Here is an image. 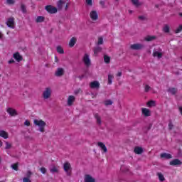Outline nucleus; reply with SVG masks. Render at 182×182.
I'll use <instances>...</instances> for the list:
<instances>
[{"label":"nucleus","mask_w":182,"mask_h":182,"mask_svg":"<svg viewBox=\"0 0 182 182\" xmlns=\"http://www.w3.org/2000/svg\"><path fill=\"white\" fill-rule=\"evenodd\" d=\"M99 52H102V47H96L94 48V54L96 55Z\"/></svg>","instance_id":"obj_30"},{"label":"nucleus","mask_w":182,"mask_h":182,"mask_svg":"<svg viewBox=\"0 0 182 182\" xmlns=\"http://www.w3.org/2000/svg\"><path fill=\"white\" fill-rule=\"evenodd\" d=\"M161 159H171L172 156L170 154L163 153L161 154Z\"/></svg>","instance_id":"obj_23"},{"label":"nucleus","mask_w":182,"mask_h":182,"mask_svg":"<svg viewBox=\"0 0 182 182\" xmlns=\"http://www.w3.org/2000/svg\"><path fill=\"white\" fill-rule=\"evenodd\" d=\"M168 126L169 130H173V128L174 127V125L173 124V122H171V121L169 122Z\"/></svg>","instance_id":"obj_42"},{"label":"nucleus","mask_w":182,"mask_h":182,"mask_svg":"<svg viewBox=\"0 0 182 182\" xmlns=\"http://www.w3.org/2000/svg\"><path fill=\"white\" fill-rule=\"evenodd\" d=\"M11 168H13V170H16V171H18V164H12Z\"/></svg>","instance_id":"obj_40"},{"label":"nucleus","mask_w":182,"mask_h":182,"mask_svg":"<svg viewBox=\"0 0 182 182\" xmlns=\"http://www.w3.org/2000/svg\"><path fill=\"white\" fill-rule=\"evenodd\" d=\"M114 78V76L112 74L108 75V85H112L113 83V79Z\"/></svg>","instance_id":"obj_27"},{"label":"nucleus","mask_w":182,"mask_h":182,"mask_svg":"<svg viewBox=\"0 0 182 182\" xmlns=\"http://www.w3.org/2000/svg\"><path fill=\"white\" fill-rule=\"evenodd\" d=\"M66 4V0H60L57 2V7L58 11L62 10V8H63V5Z\"/></svg>","instance_id":"obj_13"},{"label":"nucleus","mask_w":182,"mask_h":182,"mask_svg":"<svg viewBox=\"0 0 182 182\" xmlns=\"http://www.w3.org/2000/svg\"><path fill=\"white\" fill-rule=\"evenodd\" d=\"M13 58L15 59V60H16V62H21L22 59H23V58L22 57V55H21L19 52L15 53L13 55Z\"/></svg>","instance_id":"obj_11"},{"label":"nucleus","mask_w":182,"mask_h":182,"mask_svg":"<svg viewBox=\"0 0 182 182\" xmlns=\"http://www.w3.org/2000/svg\"><path fill=\"white\" fill-rule=\"evenodd\" d=\"M63 73H65L63 68H57V70L55 73V76H57V77H60V76H63Z\"/></svg>","instance_id":"obj_10"},{"label":"nucleus","mask_w":182,"mask_h":182,"mask_svg":"<svg viewBox=\"0 0 182 182\" xmlns=\"http://www.w3.org/2000/svg\"><path fill=\"white\" fill-rule=\"evenodd\" d=\"M64 171H65L67 176H70L72 174V166L68 162H65L63 165Z\"/></svg>","instance_id":"obj_3"},{"label":"nucleus","mask_w":182,"mask_h":182,"mask_svg":"<svg viewBox=\"0 0 182 182\" xmlns=\"http://www.w3.org/2000/svg\"><path fill=\"white\" fill-rule=\"evenodd\" d=\"M6 146H5V150H9L11 149H12V144L5 141H4Z\"/></svg>","instance_id":"obj_29"},{"label":"nucleus","mask_w":182,"mask_h":182,"mask_svg":"<svg viewBox=\"0 0 182 182\" xmlns=\"http://www.w3.org/2000/svg\"><path fill=\"white\" fill-rule=\"evenodd\" d=\"M95 117L97 120V124L99 125L102 124V119L100 118V116H99V114H95Z\"/></svg>","instance_id":"obj_26"},{"label":"nucleus","mask_w":182,"mask_h":182,"mask_svg":"<svg viewBox=\"0 0 182 182\" xmlns=\"http://www.w3.org/2000/svg\"><path fill=\"white\" fill-rule=\"evenodd\" d=\"M182 31V25H179V26L175 30V33H180Z\"/></svg>","instance_id":"obj_38"},{"label":"nucleus","mask_w":182,"mask_h":182,"mask_svg":"<svg viewBox=\"0 0 182 182\" xmlns=\"http://www.w3.org/2000/svg\"><path fill=\"white\" fill-rule=\"evenodd\" d=\"M43 21H45V17H43V16H38L36 20V22L41 23V22H43Z\"/></svg>","instance_id":"obj_35"},{"label":"nucleus","mask_w":182,"mask_h":182,"mask_svg":"<svg viewBox=\"0 0 182 182\" xmlns=\"http://www.w3.org/2000/svg\"><path fill=\"white\" fill-rule=\"evenodd\" d=\"M68 8H69V3H67L65 5V11L68 10Z\"/></svg>","instance_id":"obj_58"},{"label":"nucleus","mask_w":182,"mask_h":182,"mask_svg":"<svg viewBox=\"0 0 182 182\" xmlns=\"http://www.w3.org/2000/svg\"><path fill=\"white\" fill-rule=\"evenodd\" d=\"M105 4H106V2H105V1H100V4L102 6V8H105Z\"/></svg>","instance_id":"obj_51"},{"label":"nucleus","mask_w":182,"mask_h":182,"mask_svg":"<svg viewBox=\"0 0 182 182\" xmlns=\"http://www.w3.org/2000/svg\"><path fill=\"white\" fill-rule=\"evenodd\" d=\"M104 60H105V63H110V57H109L107 55H105Z\"/></svg>","instance_id":"obj_37"},{"label":"nucleus","mask_w":182,"mask_h":182,"mask_svg":"<svg viewBox=\"0 0 182 182\" xmlns=\"http://www.w3.org/2000/svg\"><path fill=\"white\" fill-rule=\"evenodd\" d=\"M21 11L23 14H26V7L23 4H21Z\"/></svg>","instance_id":"obj_44"},{"label":"nucleus","mask_w":182,"mask_h":182,"mask_svg":"<svg viewBox=\"0 0 182 182\" xmlns=\"http://www.w3.org/2000/svg\"><path fill=\"white\" fill-rule=\"evenodd\" d=\"M6 180H4V181H0V182H6Z\"/></svg>","instance_id":"obj_62"},{"label":"nucleus","mask_w":182,"mask_h":182,"mask_svg":"<svg viewBox=\"0 0 182 182\" xmlns=\"http://www.w3.org/2000/svg\"><path fill=\"white\" fill-rule=\"evenodd\" d=\"M50 96H52V89H50V87L46 88L43 92V98L47 100L49 99Z\"/></svg>","instance_id":"obj_2"},{"label":"nucleus","mask_w":182,"mask_h":182,"mask_svg":"<svg viewBox=\"0 0 182 182\" xmlns=\"http://www.w3.org/2000/svg\"><path fill=\"white\" fill-rule=\"evenodd\" d=\"M95 180L90 175H86L85 177V182H95Z\"/></svg>","instance_id":"obj_22"},{"label":"nucleus","mask_w":182,"mask_h":182,"mask_svg":"<svg viewBox=\"0 0 182 182\" xmlns=\"http://www.w3.org/2000/svg\"><path fill=\"white\" fill-rule=\"evenodd\" d=\"M76 38L73 37L68 43L70 48H73L76 45Z\"/></svg>","instance_id":"obj_17"},{"label":"nucleus","mask_w":182,"mask_h":182,"mask_svg":"<svg viewBox=\"0 0 182 182\" xmlns=\"http://www.w3.org/2000/svg\"><path fill=\"white\" fill-rule=\"evenodd\" d=\"M40 171H41L42 174H46V168L45 167L41 168Z\"/></svg>","instance_id":"obj_47"},{"label":"nucleus","mask_w":182,"mask_h":182,"mask_svg":"<svg viewBox=\"0 0 182 182\" xmlns=\"http://www.w3.org/2000/svg\"><path fill=\"white\" fill-rule=\"evenodd\" d=\"M24 125L25 126H31V122L28 120H26L24 122Z\"/></svg>","instance_id":"obj_50"},{"label":"nucleus","mask_w":182,"mask_h":182,"mask_svg":"<svg viewBox=\"0 0 182 182\" xmlns=\"http://www.w3.org/2000/svg\"><path fill=\"white\" fill-rule=\"evenodd\" d=\"M163 32H164V33H168L170 32V26L165 24L163 27Z\"/></svg>","instance_id":"obj_24"},{"label":"nucleus","mask_w":182,"mask_h":182,"mask_svg":"<svg viewBox=\"0 0 182 182\" xmlns=\"http://www.w3.org/2000/svg\"><path fill=\"white\" fill-rule=\"evenodd\" d=\"M50 173H59V170L55 166H53L51 168H50Z\"/></svg>","instance_id":"obj_33"},{"label":"nucleus","mask_w":182,"mask_h":182,"mask_svg":"<svg viewBox=\"0 0 182 182\" xmlns=\"http://www.w3.org/2000/svg\"><path fill=\"white\" fill-rule=\"evenodd\" d=\"M97 45H103V38L100 37V38H98Z\"/></svg>","instance_id":"obj_43"},{"label":"nucleus","mask_w":182,"mask_h":182,"mask_svg":"<svg viewBox=\"0 0 182 182\" xmlns=\"http://www.w3.org/2000/svg\"><path fill=\"white\" fill-rule=\"evenodd\" d=\"M46 10L48 14H56L58 12V9L50 5L46 6Z\"/></svg>","instance_id":"obj_6"},{"label":"nucleus","mask_w":182,"mask_h":182,"mask_svg":"<svg viewBox=\"0 0 182 182\" xmlns=\"http://www.w3.org/2000/svg\"><path fill=\"white\" fill-rule=\"evenodd\" d=\"M31 176H32V172H31V171H28L27 172V178H29V177H31Z\"/></svg>","instance_id":"obj_53"},{"label":"nucleus","mask_w":182,"mask_h":182,"mask_svg":"<svg viewBox=\"0 0 182 182\" xmlns=\"http://www.w3.org/2000/svg\"><path fill=\"white\" fill-rule=\"evenodd\" d=\"M0 136L3 137V139H8V137H9V135L8 134V132H5L4 130H1Z\"/></svg>","instance_id":"obj_20"},{"label":"nucleus","mask_w":182,"mask_h":182,"mask_svg":"<svg viewBox=\"0 0 182 182\" xmlns=\"http://www.w3.org/2000/svg\"><path fill=\"white\" fill-rule=\"evenodd\" d=\"M168 92L171 93V95H176V93H177V88H174V87L168 88Z\"/></svg>","instance_id":"obj_25"},{"label":"nucleus","mask_w":182,"mask_h":182,"mask_svg":"<svg viewBox=\"0 0 182 182\" xmlns=\"http://www.w3.org/2000/svg\"><path fill=\"white\" fill-rule=\"evenodd\" d=\"M154 39H156V36H148L145 38V41H146L147 42H151V41H154Z\"/></svg>","instance_id":"obj_34"},{"label":"nucleus","mask_w":182,"mask_h":182,"mask_svg":"<svg viewBox=\"0 0 182 182\" xmlns=\"http://www.w3.org/2000/svg\"><path fill=\"white\" fill-rule=\"evenodd\" d=\"M132 12H133L132 11H129V13L132 14Z\"/></svg>","instance_id":"obj_64"},{"label":"nucleus","mask_w":182,"mask_h":182,"mask_svg":"<svg viewBox=\"0 0 182 182\" xmlns=\"http://www.w3.org/2000/svg\"><path fill=\"white\" fill-rule=\"evenodd\" d=\"M144 48V46L140 43H135L130 46V49H132V50H140Z\"/></svg>","instance_id":"obj_4"},{"label":"nucleus","mask_w":182,"mask_h":182,"mask_svg":"<svg viewBox=\"0 0 182 182\" xmlns=\"http://www.w3.org/2000/svg\"><path fill=\"white\" fill-rule=\"evenodd\" d=\"M153 56H154V58L157 57L158 59H161V58H163V53H160L158 51H154Z\"/></svg>","instance_id":"obj_18"},{"label":"nucleus","mask_w":182,"mask_h":182,"mask_svg":"<svg viewBox=\"0 0 182 182\" xmlns=\"http://www.w3.org/2000/svg\"><path fill=\"white\" fill-rule=\"evenodd\" d=\"M23 182H32L29 178L25 177L23 178Z\"/></svg>","instance_id":"obj_48"},{"label":"nucleus","mask_w":182,"mask_h":182,"mask_svg":"<svg viewBox=\"0 0 182 182\" xmlns=\"http://www.w3.org/2000/svg\"><path fill=\"white\" fill-rule=\"evenodd\" d=\"M2 38V34L0 32V39Z\"/></svg>","instance_id":"obj_61"},{"label":"nucleus","mask_w":182,"mask_h":182,"mask_svg":"<svg viewBox=\"0 0 182 182\" xmlns=\"http://www.w3.org/2000/svg\"><path fill=\"white\" fill-rule=\"evenodd\" d=\"M80 92V90H78L77 91H75V93H79Z\"/></svg>","instance_id":"obj_60"},{"label":"nucleus","mask_w":182,"mask_h":182,"mask_svg":"<svg viewBox=\"0 0 182 182\" xmlns=\"http://www.w3.org/2000/svg\"><path fill=\"white\" fill-rule=\"evenodd\" d=\"M157 176L160 181H164V180H166V178H164V176L163 175V173L158 172Z\"/></svg>","instance_id":"obj_31"},{"label":"nucleus","mask_w":182,"mask_h":182,"mask_svg":"<svg viewBox=\"0 0 182 182\" xmlns=\"http://www.w3.org/2000/svg\"><path fill=\"white\" fill-rule=\"evenodd\" d=\"M6 2L9 5H14V4H15V0H6Z\"/></svg>","instance_id":"obj_46"},{"label":"nucleus","mask_w":182,"mask_h":182,"mask_svg":"<svg viewBox=\"0 0 182 182\" xmlns=\"http://www.w3.org/2000/svg\"><path fill=\"white\" fill-rule=\"evenodd\" d=\"M142 114L146 117H149L150 116V110L147 108H142Z\"/></svg>","instance_id":"obj_21"},{"label":"nucleus","mask_w":182,"mask_h":182,"mask_svg":"<svg viewBox=\"0 0 182 182\" xmlns=\"http://www.w3.org/2000/svg\"><path fill=\"white\" fill-rule=\"evenodd\" d=\"M148 107H153L156 106V101L151 100L147 102Z\"/></svg>","instance_id":"obj_32"},{"label":"nucleus","mask_w":182,"mask_h":182,"mask_svg":"<svg viewBox=\"0 0 182 182\" xmlns=\"http://www.w3.org/2000/svg\"><path fill=\"white\" fill-rule=\"evenodd\" d=\"M153 127V124H149L147 127L146 129L147 130H150Z\"/></svg>","instance_id":"obj_52"},{"label":"nucleus","mask_w":182,"mask_h":182,"mask_svg":"<svg viewBox=\"0 0 182 182\" xmlns=\"http://www.w3.org/2000/svg\"><path fill=\"white\" fill-rule=\"evenodd\" d=\"M90 87L91 89H99L100 87V83L99 81H93L90 83Z\"/></svg>","instance_id":"obj_8"},{"label":"nucleus","mask_w":182,"mask_h":182,"mask_svg":"<svg viewBox=\"0 0 182 182\" xmlns=\"http://www.w3.org/2000/svg\"><path fill=\"white\" fill-rule=\"evenodd\" d=\"M105 106H112V105H113V102L110 100H108L107 101H105Z\"/></svg>","instance_id":"obj_39"},{"label":"nucleus","mask_w":182,"mask_h":182,"mask_svg":"<svg viewBox=\"0 0 182 182\" xmlns=\"http://www.w3.org/2000/svg\"><path fill=\"white\" fill-rule=\"evenodd\" d=\"M122 72H119L117 74V76L120 77V76H122Z\"/></svg>","instance_id":"obj_57"},{"label":"nucleus","mask_w":182,"mask_h":182,"mask_svg":"<svg viewBox=\"0 0 182 182\" xmlns=\"http://www.w3.org/2000/svg\"><path fill=\"white\" fill-rule=\"evenodd\" d=\"M134 151L136 154H141V153H143V148L136 146L134 149Z\"/></svg>","instance_id":"obj_19"},{"label":"nucleus","mask_w":182,"mask_h":182,"mask_svg":"<svg viewBox=\"0 0 182 182\" xmlns=\"http://www.w3.org/2000/svg\"><path fill=\"white\" fill-rule=\"evenodd\" d=\"M138 18L140 20V21H146V16H139L138 17Z\"/></svg>","instance_id":"obj_49"},{"label":"nucleus","mask_w":182,"mask_h":182,"mask_svg":"<svg viewBox=\"0 0 182 182\" xmlns=\"http://www.w3.org/2000/svg\"><path fill=\"white\" fill-rule=\"evenodd\" d=\"M85 2L90 6H92V5H93V1L92 0H85Z\"/></svg>","instance_id":"obj_45"},{"label":"nucleus","mask_w":182,"mask_h":182,"mask_svg":"<svg viewBox=\"0 0 182 182\" xmlns=\"http://www.w3.org/2000/svg\"><path fill=\"white\" fill-rule=\"evenodd\" d=\"M33 123L35 126H38L39 127V132L41 133L45 132V127H46V122L42 119H34Z\"/></svg>","instance_id":"obj_1"},{"label":"nucleus","mask_w":182,"mask_h":182,"mask_svg":"<svg viewBox=\"0 0 182 182\" xmlns=\"http://www.w3.org/2000/svg\"><path fill=\"white\" fill-rule=\"evenodd\" d=\"M182 162L180 159H173L170 162L171 166H181Z\"/></svg>","instance_id":"obj_15"},{"label":"nucleus","mask_w":182,"mask_h":182,"mask_svg":"<svg viewBox=\"0 0 182 182\" xmlns=\"http://www.w3.org/2000/svg\"><path fill=\"white\" fill-rule=\"evenodd\" d=\"M15 63V60H14L13 59L9 60V65H11V63Z\"/></svg>","instance_id":"obj_55"},{"label":"nucleus","mask_w":182,"mask_h":182,"mask_svg":"<svg viewBox=\"0 0 182 182\" xmlns=\"http://www.w3.org/2000/svg\"><path fill=\"white\" fill-rule=\"evenodd\" d=\"M26 140H33V138H32L31 136H26Z\"/></svg>","instance_id":"obj_54"},{"label":"nucleus","mask_w":182,"mask_h":182,"mask_svg":"<svg viewBox=\"0 0 182 182\" xmlns=\"http://www.w3.org/2000/svg\"><path fill=\"white\" fill-rule=\"evenodd\" d=\"M7 113H9V114H10L11 117L14 116H18V112H16V109H14V108H7L6 109Z\"/></svg>","instance_id":"obj_9"},{"label":"nucleus","mask_w":182,"mask_h":182,"mask_svg":"<svg viewBox=\"0 0 182 182\" xmlns=\"http://www.w3.org/2000/svg\"><path fill=\"white\" fill-rule=\"evenodd\" d=\"M55 62H58V58L55 57Z\"/></svg>","instance_id":"obj_63"},{"label":"nucleus","mask_w":182,"mask_h":182,"mask_svg":"<svg viewBox=\"0 0 182 182\" xmlns=\"http://www.w3.org/2000/svg\"><path fill=\"white\" fill-rule=\"evenodd\" d=\"M97 146L98 147H100L104 153H107V148L106 147V145H105V144H103L102 142H98Z\"/></svg>","instance_id":"obj_16"},{"label":"nucleus","mask_w":182,"mask_h":182,"mask_svg":"<svg viewBox=\"0 0 182 182\" xmlns=\"http://www.w3.org/2000/svg\"><path fill=\"white\" fill-rule=\"evenodd\" d=\"M90 17L92 19V21H97V19H99V14H97V11H92L90 13Z\"/></svg>","instance_id":"obj_7"},{"label":"nucleus","mask_w":182,"mask_h":182,"mask_svg":"<svg viewBox=\"0 0 182 182\" xmlns=\"http://www.w3.org/2000/svg\"><path fill=\"white\" fill-rule=\"evenodd\" d=\"M6 23L9 28H15V18L14 17L9 18Z\"/></svg>","instance_id":"obj_5"},{"label":"nucleus","mask_w":182,"mask_h":182,"mask_svg":"<svg viewBox=\"0 0 182 182\" xmlns=\"http://www.w3.org/2000/svg\"><path fill=\"white\" fill-rule=\"evenodd\" d=\"M83 77H85V75H81L79 76L78 78L80 79V80H83Z\"/></svg>","instance_id":"obj_56"},{"label":"nucleus","mask_w":182,"mask_h":182,"mask_svg":"<svg viewBox=\"0 0 182 182\" xmlns=\"http://www.w3.org/2000/svg\"><path fill=\"white\" fill-rule=\"evenodd\" d=\"M56 50L58 53H60V55H63V53H65L63 48L60 46H57Z\"/></svg>","instance_id":"obj_28"},{"label":"nucleus","mask_w":182,"mask_h":182,"mask_svg":"<svg viewBox=\"0 0 182 182\" xmlns=\"http://www.w3.org/2000/svg\"><path fill=\"white\" fill-rule=\"evenodd\" d=\"M151 90V87H150L149 85H146L144 87V92L146 93H148Z\"/></svg>","instance_id":"obj_36"},{"label":"nucleus","mask_w":182,"mask_h":182,"mask_svg":"<svg viewBox=\"0 0 182 182\" xmlns=\"http://www.w3.org/2000/svg\"><path fill=\"white\" fill-rule=\"evenodd\" d=\"M82 60L85 65L89 66L90 65V58L88 54H85Z\"/></svg>","instance_id":"obj_12"},{"label":"nucleus","mask_w":182,"mask_h":182,"mask_svg":"<svg viewBox=\"0 0 182 182\" xmlns=\"http://www.w3.org/2000/svg\"><path fill=\"white\" fill-rule=\"evenodd\" d=\"M132 4L135 5V6H139L140 3H139V0H132Z\"/></svg>","instance_id":"obj_41"},{"label":"nucleus","mask_w":182,"mask_h":182,"mask_svg":"<svg viewBox=\"0 0 182 182\" xmlns=\"http://www.w3.org/2000/svg\"><path fill=\"white\" fill-rule=\"evenodd\" d=\"M75 99L76 98L75 97V96L70 95L68 98V102H67L68 106H72V105H73V102H75Z\"/></svg>","instance_id":"obj_14"},{"label":"nucleus","mask_w":182,"mask_h":182,"mask_svg":"<svg viewBox=\"0 0 182 182\" xmlns=\"http://www.w3.org/2000/svg\"><path fill=\"white\" fill-rule=\"evenodd\" d=\"M2 141L0 140V147H2Z\"/></svg>","instance_id":"obj_59"}]
</instances>
